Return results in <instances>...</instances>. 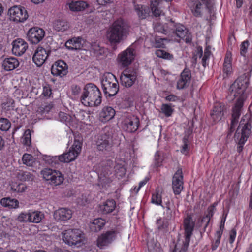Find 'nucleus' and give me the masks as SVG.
Here are the masks:
<instances>
[{"instance_id": "obj_1", "label": "nucleus", "mask_w": 252, "mask_h": 252, "mask_svg": "<svg viewBox=\"0 0 252 252\" xmlns=\"http://www.w3.org/2000/svg\"><path fill=\"white\" fill-rule=\"evenodd\" d=\"M248 74L238 78L229 88V99L237 98L235 106L232 109L230 126L227 132V137H230L235 130L242 110L243 103L247 96L245 91L249 84Z\"/></svg>"}, {"instance_id": "obj_2", "label": "nucleus", "mask_w": 252, "mask_h": 252, "mask_svg": "<svg viewBox=\"0 0 252 252\" xmlns=\"http://www.w3.org/2000/svg\"><path fill=\"white\" fill-rule=\"evenodd\" d=\"M129 27L122 19L115 21L107 31L106 36L109 41L118 44L126 39L128 34Z\"/></svg>"}, {"instance_id": "obj_3", "label": "nucleus", "mask_w": 252, "mask_h": 252, "mask_svg": "<svg viewBox=\"0 0 252 252\" xmlns=\"http://www.w3.org/2000/svg\"><path fill=\"white\" fill-rule=\"evenodd\" d=\"M81 101L85 106H98L101 103V94L98 87L94 84L88 83L83 89Z\"/></svg>"}, {"instance_id": "obj_4", "label": "nucleus", "mask_w": 252, "mask_h": 252, "mask_svg": "<svg viewBox=\"0 0 252 252\" xmlns=\"http://www.w3.org/2000/svg\"><path fill=\"white\" fill-rule=\"evenodd\" d=\"M101 85L103 92L106 97L114 96L119 92L118 82L115 76L111 73H106L104 75Z\"/></svg>"}, {"instance_id": "obj_5", "label": "nucleus", "mask_w": 252, "mask_h": 252, "mask_svg": "<svg viewBox=\"0 0 252 252\" xmlns=\"http://www.w3.org/2000/svg\"><path fill=\"white\" fill-rule=\"evenodd\" d=\"M113 168V162L110 160L103 162L99 170L98 185L103 188L110 186L114 180V175L112 173Z\"/></svg>"}, {"instance_id": "obj_6", "label": "nucleus", "mask_w": 252, "mask_h": 252, "mask_svg": "<svg viewBox=\"0 0 252 252\" xmlns=\"http://www.w3.org/2000/svg\"><path fill=\"white\" fill-rule=\"evenodd\" d=\"M251 125L249 123H244L241 121L234 135L235 140L238 141L239 146L237 151L240 153L243 149V145L247 140L251 133Z\"/></svg>"}, {"instance_id": "obj_7", "label": "nucleus", "mask_w": 252, "mask_h": 252, "mask_svg": "<svg viewBox=\"0 0 252 252\" xmlns=\"http://www.w3.org/2000/svg\"><path fill=\"white\" fill-rule=\"evenodd\" d=\"M82 148V143L77 140H74V143L68 152L64 153L60 156H55L53 158L54 160H59L62 162H69L75 159Z\"/></svg>"}, {"instance_id": "obj_8", "label": "nucleus", "mask_w": 252, "mask_h": 252, "mask_svg": "<svg viewBox=\"0 0 252 252\" xmlns=\"http://www.w3.org/2000/svg\"><path fill=\"white\" fill-rule=\"evenodd\" d=\"M42 177L52 185L57 186L61 184L64 178L61 172L58 170L50 168H45L40 172Z\"/></svg>"}, {"instance_id": "obj_9", "label": "nucleus", "mask_w": 252, "mask_h": 252, "mask_svg": "<svg viewBox=\"0 0 252 252\" xmlns=\"http://www.w3.org/2000/svg\"><path fill=\"white\" fill-rule=\"evenodd\" d=\"M171 31L176 34L180 38L184 40L187 43H190L192 41V36L187 28L182 24H175L171 21L167 24Z\"/></svg>"}, {"instance_id": "obj_10", "label": "nucleus", "mask_w": 252, "mask_h": 252, "mask_svg": "<svg viewBox=\"0 0 252 252\" xmlns=\"http://www.w3.org/2000/svg\"><path fill=\"white\" fill-rule=\"evenodd\" d=\"M82 234L79 229H68L63 232V241L70 246L76 245L81 242Z\"/></svg>"}, {"instance_id": "obj_11", "label": "nucleus", "mask_w": 252, "mask_h": 252, "mask_svg": "<svg viewBox=\"0 0 252 252\" xmlns=\"http://www.w3.org/2000/svg\"><path fill=\"white\" fill-rule=\"evenodd\" d=\"M10 19L16 22H23L28 18L25 8L20 6H14L8 10Z\"/></svg>"}, {"instance_id": "obj_12", "label": "nucleus", "mask_w": 252, "mask_h": 252, "mask_svg": "<svg viewBox=\"0 0 252 252\" xmlns=\"http://www.w3.org/2000/svg\"><path fill=\"white\" fill-rule=\"evenodd\" d=\"M137 77L135 69H125L121 74L120 80L121 84L126 87H130L134 84Z\"/></svg>"}, {"instance_id": "obj_13", "label": "nucleus", "mask_w": 252, "mask_h": 252, "mask_svg": "<svg viewBox=\"0 0 252 252\" xmlns=\"http://www.w3.org/2000/svg\"><path fill=\"white\" fill-rule=\"evenodd\" d=\"M111 132L105 128L103 132L99 136L96 142L97 149L99 151L108 150L111 145Z\"/></svg>"}, {"instance_id": "obj_14", "label": "nucleus", "mask_w": 252, "mask_h": 252, "mask_svg": "<svg viewBox=\"0 0 252 252\" xmlns=\"http://www.w3.org/2000/svg\"><path fill=\"white\" fill-rule=\"evenodd\" d=\"M45 36L44 31L38 27L31 28L27 33V38L32 44H37L41 41Z\"/></svg>"}, {"instance_id": "obj_15", "label": "nucleus", "mask_w": 252, "mask_h": 252, "mask_svg": "<svg viewBox=\"0 0 252 252\" xmlns=\"http://www.w3.org/2000/svg\"><path fill=\"white\" fill-rule=\"evenodd\" d=\"M139 118L134 115H129L124 121L123 128L124 130L132 133L136 131L139 126Z\"/></svg>"}, {"instance_id": "obj_16", "label": "nucleus", "mask_w": 252, "mask_h": 252, "mask_svg": "<svg viewBox=\"0 0 252 252\" xmlns=\"http://www.w3.org/2000/svg\"><path fill=\"white\" fill-rule=\"evenodd\" d=\"M172 189L175 195H179L183 189V175L182 169H179L172 178Z\"/></svg>"}, {"instance_id": "obj_17", "label": "nucleus", "mask_w": 252, "mask_h": 252, "mask_svg": "<svg viewBox=\"0 0 252 252\" xmlns=\"http://www.w3.org/2000/svg\"><path fill=\"white\" fill-rule=\"evenodd\" d=\"M118 232L116 230L107 231L97 239V245L99 247L108 246L114 241Z\"/></svg>"}, {"instance_id": "obj_18", "label": "nucleus", "mask_w": 252, "mask_h": 252, "mask_svg": "<svg viewBox=\"0 0 252 252\" xmlns=\"http://www.w3.org/2000/svg\"><path fill=\"white\" fill-rule=\"evenodd\" d=\"M134 57V50L131 47H129L119 55L118 59L124 66H127L131 64Z\"/></svg>"}, {"instance_id": "obj_19", "label": "nucleus", "mask_w": 252, "mask_h": 252, "mask_svg": "<svg viewBox=\"0 0 252 252\" xmlns=\"http://www.w3.org/2000/svg\"><path fill=\"white\" fill-rule=\"evenodd\" d=\"M68 73V66L66 63L62 60L56 61L51 68V73L54 76L63 77Z\"/></svg>"}, {"instance_id": "obj_20", "label": "nucleus", "mask_w": 252, "mask_h": 252, "mask_svg": "<svg viewBox=\"0 0 252 252\" xmlns=\"http://www.w3.org/2000/svg\"><path fill=\"white\" fill-rule=\"evenodd\" d=\"M49 51L41 47H38L35 51L32 60L37 66H41L48 56Z\"/></svg>"}, {"instance_id": "obj_21", "label": "nucleus", "mask_w": 252, "mask_h": 252, "mask_svg": "<svg viewBox=\"0 0 252 252\" xmlns=\"http://www.w3.org/2000/svg\"><path fill=\"white\" fill-rule=\"evenodd\" d=\"M12 53L16 56L23 55L28 47L27 43L21 38H18L12 42Z\"/></svg>"}, {"instance_id": "obj_22", "label": "nucleus", "mask_w": 252, "mask_h": 252, "mask_svg": "<svg viewBox=\"0 0 252 252\" xmlns=\"http://www.w3.org/2000/svg\"><path fill=\"white\" fill-rule=\"evenodd\" d=\"M191 73L189 69L185 68L180 75L179 79L177 83L178 89H183L187 87L190 81Z\"/></svg>"}, {"instance_id": "obj_23", "label": "nucleus", "mask_w": 252, "mask_h": 252, "mask_svg": "<svg viewBox=\"0 0 252 252\" xmlns=\"http://www.w3.org/2000/svg\"><path fill=\"white\" fill-rule=\"evenodd\" d=\"M225 106L222 103H217L215 104L211 116L213 121L216 122L220 121L223 115Z\"/></svg>"}, {"instance_id": "obj_24", "label": "nucleus", "mask_w": 252, "mask_h": 252, "mask_svg": "<svg viewBox=\"0 0 252 252\" xmlns=\"http://www.w3.org/2000/svg\"><path fill=\"white\" fill-rule=\"evenodd\" d=\"M71 217V211L66 208L59 209L54 213V218L58 221H65L70 219Z\"/></svg>"}, {"instance_id": "obj_25", "label": "nucleus", "mask_w": 252, "mask_h": 252, "mask_svg": "<svg viewBox=\"0 0 252 252\" xmlns=\"http://www.w3.org/2000/svg\"><path fill=\"white\" fill-rule=\"evenodd\" d=\"M188 5L194 16H201L203 7L199 0H189L188 2Z\"/></svg>"}, {"instance_id": "obj_26", "label": "nucleus", "mask_w": 252, "mask_h": 252, "mask_svg": "<svg viewBox=\"0 0 252 252\" xmlns=\"http://www.w3.org/2000/svg\"><path fill=\"white\" fill-rule=\"evenodd\" d=\"M83 39L81 37H74L65 43V47L69 50H80L83 48Z\"/></svg>"}, {"instance_id": "obj_27", "label": "nucleus", "mask_w": 252, "mask_h": 252, "mask_svg": "<svg viewBox=\"0 0 252 252\" xmlns=\"http://www.w3.org/2000/svg\"><path fill=\"white\" fill-rule=\"evenodd\" d=\"M115 111L111 107H104L99 114V118L102 122L111 120L115 116Z\"/></svg>"}, {"instance_id": "obj_28", "label": "nucleus", "mask_w": 252, "mask_h": 252, "mask_svg": "<svg viewBox=\"0 0 252 252\" xmlns=\"http://www.w3.org/2000/svg\"><path fill=\"white\" fill-rule=\"evenodd\" d=\"M19 65L18 60L14 57L5 58L2 63V67L6 71H10L17 68Z\"/></svg>"}, {"instance_id": "obj_29", "label": "nucleus", "mask_w": 252, "mask_h": 252, "mask_svg": "<svg viewBox=\"0 0 252 252\" xmlns=\"http://www.w3.org/2000/svg\"><path fill=\"white\" fill-rule=\"evenodd\" d=\"M116 207V202L114 200H108L103 204L100 205V210L103 214L111 213Z\"/></svg>"}, {"instance_id": "obj_30", "label": "nucleus", "mask_w": 252, "mask_h": 252, "mask_svg": "<svg viewBox=\"0 0 252 252\" xmlns=\"http://www.w3.org/2000/svg\"><path fill=\"white\" fill-rule=\"evenodd\" d=\"M88 7L87 2L83 1H72L69 3V7L72 11H81Z\"/></svg>"}, {"instance_id": "obj_31", "label": "nucleus", "mask_w": 252, "mask_h": 252, "mask_svg": "<svg viewBox=\"0 0 252 252\" xmlns=\"http://www.w3.org/2000/svg\"><path fill=\"white\" fill-rule=\"evenodd\" d=\"M194 222L190 216H188L185 220L184 222L185 234H188L189 236H191L192 231L194 227Z\"/></svg>"}, {"instance_id": "obj_32", "label": "nucleus", "mask_w": 252, "mask_h": 252, "mask_svg": "<svg viewBox=\"0 0 252 252\" xmlns=\"http://www.w3.org/2000/svg\"><path fill=\"white\" fill-rule=\"evenodd\" d=\"M226 216L221 220V223L220 226V230L216 232V237H217L215 242L214 244H212V249L213 250H216L217 247L219 246L220 243V238L223 233L224 223L225 221Z\"/></svg>"}, {"instance_id": "obj_33", "label": "nucleus", "mask_w": 252, "mask_h": 252, "mask_svg": "<svg viewBox=\"0 0 252 252\" xmlns=\"http://www.w3.org/2000/svg\"><path fill=\"white\" fill-rule=\"evenodd\" d=\"M54 29L58 32H64L69 28L68 23L65 20H57L53 23Z\"/></svg>"}, {"instance_id": "obj_34", "label": "nucleus", "mask_w": 252, "mask_h": 252, "mask_svg": "<svg viewBox=\"0 0 252 252\" xmlns=\"http://www.w3.org/2000/svg\"><path fill=\"white\" fill-rule=\"evenodd\" d=\"M105 220L101 218L94 219L90 224V229L92 231L98 232L104 226Z\"/></svg>"}, {"instance_id": "obj_35", "label": "nucleus", "mask_w": 252, "mask_h": 252, "mask_svg": "<svg viewBox=\"0 0 252 252\" xmlns=\"http://www.w3.org/2000/svg\"><path fill=\"white\" fill-rule=\"evenodd\" d=\"M135 9L138 17L141 19H145L149 16L150 12V8L148 7L142 5H135Z\"/></svg>"}, {"instance_id": "obj_36", "label": "nucleus", "mask_w": 252, "mask_h": 252, "mask_svg": "<svg viewBox=\"0 0 252 252\" xmlns=\"http://www.w3.org/2000/svg\"><path fill=\"white\" fill-rule=\"evenodd\" d=\"M0 204L5 207L16 208L18 207L19 201L16 199L10 198H3L0 200Z\"/></svg>"}, {"instance_id": "obj_37", "label": "nucleus", "mask_w": 252, "mask_h": 252, "mask_svg": "<svg viewBox=\"0 0 252 252\" xmlns=\"http://www.w3.org/2000/svg\"><path fill=\"white\" fill-rule=\"evenodd\" d=\"M44 214L41 212L30 211V222L37 223L44 218Z\"/></svg>"}, {"instance_id": "obj_38", "label": "nucleus", "mask_w": 252, "mask_h": 252, "mask_svg": "<svg viewBox=\"0 0 252 252\" xmlns=\"http://www.w3.org/2000/svg\"><path fill=\"white\" fill-rule=\"evenodd\" d=\"M158 0H151V9L153 14L155 17H159L163 14L162 11L158 7Z\"/></svg>"}, {"instance_id": "obj_39", "label": "nucleus", "mask_w": 252, "mask_h": 252, "mask_svg": "<svg viewBox=\"0 0 252 252\" xmlns=\"http://www.w3.org/2000/svg\"><path fill=\"white\" fill-rule=\"evenodd\" d=\"M166 211L165 215L167 219L171 220L174 215L175 206L173 202L168 201L165 204Z\"/></svg>"}, {"instance_id": "obj_40", "label": "nucleus", "mask_w": 252, "mask_h": 252, "mask_svg": "<svg viewBox=\"0 0 252 252\" xmlns=\"http://www.w3.org/2000/svg\"><path fill=\"white\" fill-rule=\"evenodd\" d=\"M17 177L21 181H32L33 179L32 175L30 172L24 171L17 172Z\"/></svg>"}, {"instance_id": "obj_41", "label": "nucleus", "mask_w": 252, "mask_h": 252, "mask_svg": "<svg viewBox=\"0 0 252 252\" xmlns=\"http://www.w3.org/2000/svg\"><path fill=\"white\" fill-rule=\"evenodd\" d=\"M160 112L164 115L169 117L171 116L174 112V109L171 104H162L160 108Z\"/></svg>"}, {"instance_id": "obj_42", "label": "nucleus", "mask_w": 252, "mask_h": 252, "mask_svg": "<svg viewBox=\"0 0 252 252\" xmlns=\"http://www.w3.org/2000/svg\"><path fill=\"white\" fill-rule=\"evenodd\" d=\"M189 137V135H185L183 138V145L181 147V152L184 154H187L190 149Z\"/></svg>"}, {"instance_id": "obj_43", "label": "nucleus", "mask_w": 252, "mask_h": 252, "mask_svg": "<svg viewBox=\"0 0 252 252\" xmlns=\"http://www.w3.org/2000/svg\"><path fill=\"white\" fill-rule=\"evenodd\" d=\"M11 127L10 122L6 118H0V129L2 131H7Z\"/></svg>"}, {"instance_id": "obj_44", "label": "nucleus", "mask_w": 252, "mask_h": 252, "mask_svg": "<svg viewBox=\"0 0 252 252\" xmlns=\"http://www.w3.org/2000/svg\"><path fill=\"white\" fill-rule=\"evenodd\" d=\"M30 211L22 212L17 217V220L20 222H30Z\"/></svg>"}, {"instance_id": "obj_45", "label": "nucleus", "mask_w": 252, "mask_h": 252, "mask_svg": "<svg viewBox=\"0 0 252 252\" xmlns=\"http://www.w3.org/2000/svg\"><path fill=\"white\" fill-rule=\"evenodd\" d=\"M115 172L117 176L122 178L125 175L126 173V168L120 164H118L115 167Z\"/></svg>"}, {"instance_id": "obj_46", "label": "nucleus", "mask_w": 252, "mask_h": 252, "mask_svg": "<svg viewBox=\"0 0 252 252\" xmlns=\"http://www.w3.org/2000/svg\"><path fill=\"white\" fill-rule=\"evenodd\" d=\"M33 157L32 155L29 154H24L22 157V161L23 164L27 166H32V164Z\"/></svg>"}, {"instance_id": "obj_47", "label": "nucleus", "mask_w": 252, "mask_h": 252, "mask_svg": "<svg viewBox=\"0 0 252 252\" xmlns=\"http://www.w3.org/2000/svg\"><path fill=\"white\" fill-rule=\"evenodd\" d=\"M11 190L15 192H23L25 190L26 186L23 184H12L11 187Z\"/></svg>"}, {"instance_id": "obj_48", "label": "nucleus", "mask_w": 252, "mask_h": 252, "mask_svg": "<svg viewBox=\"0 0 252 252\" xmlns=\"http://www.w3.org/2000/svg\"><path fill=\"white\" fill-rule=\"evenodd\" d=\"M31 131L30 129H27L24 134L23 143L24 145L29 146L31 143Z\"/></svg>"}, {"instance_id": "obj_49", "label": "nucleus", "mask_w": 252, "mask_h": 252, "mask_svg": "<svg viewBox=\"0 0 252 252\" xmlns=\"http://www.w3.org/2000/svg\"><path fill=\"white\" fill-rule=\"evenodd\" d=\"M191 236H189L188 234H185V241L183 242V247L180 252H186L189 245L190 237Z\"/></svg>"}, {"instance_id": "obj_50", "label": "nucleus", "mask_w": 252, "mask_h": 252, "mask_svg": "<svg viewBox=\"0 0 252 252\" xmlns=\"http://www.w3.org/2000/svg\"><path fill=\"white\" fill-rule=\"evenodd\" d=\"M152 202L157 205H161L162 203L161 195L158 192L154 194L152 198Z\"/></svg>"}, {"instance_id": "obj_51", "label": "nucleus", "mask_w": 252, "mask_h": 252, "mask_svg": "<svg viewBox=\"0 0 252 252\" xmlns=\"http://www.w3.org/2000/svg\"><path fill=\"white\" fill-rule=\"evenodd\" d=\"M249 45V42L248 40L244 41L241 43L240 46V54L242 56H245Z\"/></svg>"}, {"instance_id": "obj_52", "label": "nucleus", "mask_w": 252, "mask_h": 252, "mask_svg": "<svg viewBox=\"0 0 252 252\" xmlns=\"http://www.w3.org/2000/svg\"><path fill=\"white\" fill-rule=\"evenodd\" d=\"M154 30L156 32L166 34V30L164 25L160 23H157L155 24Z\"/></svg>"}, {"instance_id": "obj_53", "label": "nucleus", "mask_w": 252, "mask_h": 252, "mask_svg": "<svg viewBox=\"0 0 252 252\" xmlns=\"http://www.w3.org/2000/svg\"><path fill=\"white\" fill-rule=\"evenodd\" d=\"M53 107V104L52 103L50 102L49 103H44L42 104L40 109L42 112L48 113L51 110Z\"/></svg>"}, {"instance_id": "obj_54", "label": "nucleus", "mask_w": 252, "mask_h": 252, "mask_svg": "<svg viewBox=\"0 0 252 252\" xmlns=\"http://www.w3.org/2000/svg\"><path fill=\"white\" fill-rule=\"evenodd\" d=\"M51 94V89L49 85H46L43 88L42 94L45 96H49Z\"/></svg>"}, {"instance_id": "obj_55", "label": "nucleus", "mask_w": 252, "mask_h": 252, "mask_svg": "<svg viewBox=\"0 0 252 252\" xmlns=\"http://www.w3.org/2000/svg\"><path fill=\"white\" fill-rule=\"evenodd\" d=\"M236 236V230L235 229H232L230 232V236L229 239V242L230 244H232L235 239Z\"/></svg>"}, {"instance_id": "obj_56", "label": "nucleus", "mask_w": 252, "mask_h": 252, "mask_svg": "<svg viewBox=\"0 0 252 252\" xmlns=\"http://www.w3.org/2000/svg\"><path fill=\"white\" fill-rule=\"evenodd\" d=\"M210 219H211V218L206 215L205 216H204V217H203L201 219V225H203V223H204V228H206L207 226V225L210 220Z\"/></svg>"}, {"instance_id": "obj_57", "label": "nucleus", "mask_w": 252, "mask_h": 252, "mask_svg": "<svg viewBox=\"0 0 252 252\" xmlns=\"http://www.w3.org/2000/svg\"><path fill=\"white\" fill-rule=\"evenodd\" d=\"M216 205L217 203H215L212 205L210 206L208 209V214L207 215H208L210 218H211L213 215Z\"/></svg>"}, {"instance_id": "obj_58", "label": "nucleus", "mask_w": 252, "mask_h": 252, "mask_svg": "<svg viewBox=\"0 0 252 252\" xmlns=\"http://www.w3.org/2000/svg\"><path fill=\"white\" fill-rule=\"evenodd\" d=\"M231 69V64H225L223 63V72L226 75H228L230 73Z\"/></svg>"}, {"instance_id": "obj_59", "label": "nucleus", "mask_w": 252, "mask_h": 252, "mask_svg": "<svg viewBox=\"0 0 252 252\" xmlns=\"http://www.w3.org/2000/svg\"><path fill=\"white\" fill-rule=\"evenodd\" d=\"M155 164L157 166H160V163L162 162V159L160 158L158 153L155 154Z\"/></svg>"}, {"instance_id": "obj_60", "label": "nucleus", "mask_w": 252, "mask_h": 252, "mask_svg": "<svg viewBox=\"0 0 252 252\" xmlns=\"http://www.w3.org/2000/svg\"><path fill=\"white\" fill-rule=\"evenodd\" d=\"M149 180V179L148 178H146L143 181H141L139 184V187L138 188H136V187L134 189V191H135L136 193H137L139 189H140V188L144 185H145L146 184V183L147 182L148 180Z\"/></svg>"}, {"instance_id": "obj_61", "label": "nucleus", "mask_w": 252, "mask_h": 252, "mask_svg": "<svg viewBox=\"0 0 252 252\" xmlns=\"http://www.w3.org/2000/svg\"><path fill=\"white\" fill-rule=\"evenodd\" d=\"M165 99L168 101L175 102L178 100V98L177 96L172 94L167 96L165 97Z\"/></svg>"}, {"instance_id": "obj_62", "label": "nucleus", "mask_w": 252, "mask_h": 252, "mask_svg": "<svg viewBox=\"0 0 252 252\" xmlns=\"http://www.w3.org/2000/svg\"><path fill=\"white\" fill-rule=\"evenodd\" d=\"M224 63L231 64V53L227 52L224 59Z\"/></svg>"}, {"instance_id": "obj_63", "label": "nucleus", "mask_w": 252, "mask_h": 252, "mask_svg": "<svg viewBox=\"0 0 252 252\" xmlns=\"http://www.w3.org/2000/svg\"><path fill=\"white\" fill-rule=\"evenodd\" d=\"M80 88L77 85L73 86L72 87V92L74 94H77L80 91Z\"/></svg>"}, {"instance_id": "obj_64", "label": "nucleus", "mask_w": 252, "mask_h": 252, "mask_svg": "<svg viewBox=\"0 0 252 252\" xmlns=\"http://www.w3.org/2000/svg\"><path fill=\"white\" fill-rule=\"evenodd\" d=\"M164 52V50L158 49L156 51L155 54L158 57L163 58Z\"/></svg>"}]
</instances>
